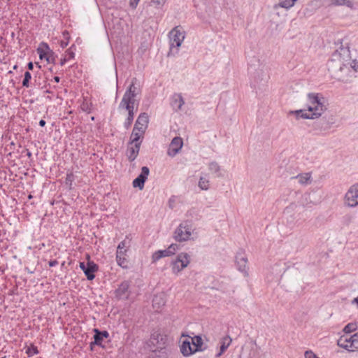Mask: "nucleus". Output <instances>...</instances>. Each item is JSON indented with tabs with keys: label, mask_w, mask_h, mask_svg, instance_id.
Listing matches in <instances>:
<instances>
[{
	"label": "nucleus",
	"mask_w": 358,
	"mask_h": 358,
	"mask_svg": "<svg viewBox=\"0 0 358 358\" xmlns=\"http://www.w3.org/2000/svg\"><path fill=\"white\" fill-rule=\"evenodd\" d=\"M141 145V143L129 145V147L127 149V155L130 162L134 161L138 155Z\"/></svg>",
	"instance_id": "18"
},
{
	"label": "nucleus",
	"mask_w": 358,
	"mask_h": 358,
	"mask_svg": "<svg viewBox=\"0 0 358 358\" xmlns=\"http://www.w3.org/2000/svg\"><path fill=\"white\" fill-rule=\"evenodd\" d=\"M169 36L170 39V51L168 55L169 56L173 48H176L178 50L180 47L185 39V32L182 30L181 27H176L169 32Z\"/></svg>",
	"instance_id": "6"
},
{
	"label": "nucleus",
	"mask_w": 358,
	"mask_h": 358,
	"mask_svg": "<svg viewBox=\"0 0 358 358\" xmlns=\"http://www.w3.org/2000/svg\"><path fill=\"white\" fill-rule=\"evenodd\" d=\"M308 110H298L294 113L297 117L303 119H315L320 117L327 110L326 99L319 93H309L307 95Z\"/></svg>",
	"instance_id": "2"
},
{
	"label": "nucleus",
	"mask_w": 358,
	"mask_h": 358,
	"mask_svg": "<svg viewBox=\"0 0 358 358\" xmlns=\"http://www.w3.org/2000/svg\"><path fill=\"white\" fill-rule=\"evenodd\" d=\"M351 345H352L353 352L358 350V332L352 336Z\"/></svg>",
	"instance_id": "33"
},
{
	"label": "nucleus",
	"mask_w": 358,
	"mask_h": 358,
	"mask_svg": "<svg viewBox=\"0 0 358 358\" xmlns=\"http://www.w3.org/2000/svg\"><path fill=\"white\" fill-rule=\"evenodd\" d=\"M26 354L28 355V357H31L33 355H37L38 354V350L36 346L31 344L30 346H28L26 350Z\"/></svg>",
	"instance_id": "32"
},
{
	"label": "nucleus",
	"mask_w": 358,
	"mask_h": 358,
	"mask_svg": "<svg viewBox=\"0 0 358 358\" xmlns=\"http://www.w3.org/2000/svg\"><path fill=\"white\" fill-rule=\"evenodd\" d=\"M291 179H297L299 184L301 185H307L312 182V177L310 173H303L297 175L296 176L292 177Z\"/></svg>",
	"instance_id": "21"
},
{
	"label": "nucleus",
	"mask_w": 358,
	"mask_h": 358,
	"mask_svg": "<svg viewBox=\"0 0 358 358\" xmlns=\"http://www.w3.org/2000/svg\"><path fill=\"white\" fill-rule=\"evenodd\" d=\"M171 205H173V203H171V205H169V207H170L171 208H173V206H172Z\"/></svg>",
	"instance_id": "52"
},
{
	"label": "nucleus",
	"mask_w": 358,
	"mask_h": 358,
	"mask_svg": "<svg viewBox=\"0 0 358 358\" xmlns=\"http://www.w3.org/2000/svg\"><path fill=\"white\" fill-rule=\"evenodd\" d=\"M171 205H173V203H171V205H169V207H170L171 208H173V206H172Z\"/></svg>",
	"instance_id": "54"
},
{
	"label": "nucleus",
	"mask_w": 358,
	"mask_h": 358,
	"mask_svg": "<svg viewBox=\"0 0 358 358\" xmlns=\"http://www.w3.org/2000/svg\"><path fill=\"white\" fill-rule=\"evenodd\" d=\"M327 69L331 77L347 80L358 71V38L346 36L341 40L340 47L328 61Z\"/></svg>",
	"instance_id": "1"
},
{
	"label": "nucleus",
	"mask_w": 358,
	"mask_h": 358,
	"mask_svg": "<svg viewBox=\"0 0 358 358\" xmlns=\"http://www.w3.org/2000/svg\"><path fill=\"white\" fill-rule=\"evenodd\" d=\"M148 124V115L145 113H141L138 117L135 125L134 130H138L141 132H145Z\"/></svg>",
	"instance_id": "16"
},
{
	"label": "nucleus",
	"mask_w": 358,
	"mask_h": 358,
	"mask_svg": "<svg viewBox=\"0 0 358 358\" xmlns=\"http://www.w3.org/2000/svg\"><path fill=\"white\" fill-rule=\"evenodd\" d=\"M150 173V169L147 166H143L141 169V173L139 176L133 180V186L134 187H138L139 189H143L144 187V184L146 180L148 179V176Z\"/></svg>",
	"instance_id": "12"
},
{
	"label": "nucleus",
	"mask_w": 358,
	"mask_h": 358,
	"mask_svg": "<svg viewBox=\"0 0 358 358\" xmlns=\"http://www.w3.org/2000/svg\"><path fill=\"white\" fill-rule=\"evenodd\" d=\"M357 329V325L356 323H349L343 329V331L346 334H350L353 332Z\"/></svg>",
	"instance_id": "31"
},
{
	"label": "nucleus",
	"mask_w": 358,
	"mask_h": 358,
	"mask_svg": "<svg viewBox=\"0 0 358 358\" xmlns=\"http://www.w3.org/2000/svg\"><path fill=\"white\" fill-rule=\"evenodd\" d=\"M198 186L202 190H208L209 189V180L206 177H200Z\"/></svg>",
	"instance_id": "29"
},
{
	"label": "nucleus",
	"mask_w": 358,
	"mask_h": 358,
	"mask_svg": "<svg viewBox=\"0 0 358 358\" xmlns=\"http://www.w3.org/2000/svg\"><path fill=\"white\" fill-rule=\"evenodd\" d=\"M335 4L344 5L349 3V0H332Z\"/></svg>",
	"instance_id": "40"
},
{
	"label": "nucleus",
	"mask_w": 358,
	"mask_h": 358,
	"mask_svg": "<svg viewBox=\"0 0 358 358\" xmlns=\"http://www.w3.org/2000/svg\"><path fill=\"white\" fill-rule=\"evenodd\" d=\"M305 358H318L312 351H306L305 352Z\"/></svg>",
	"instance_id": "39"
},
{
	"label": "nucleus",
	"mask_w": 358,
	"mask_h": 358,
	"mask_svg": "<svg viewBox=\"0 0 358 358\" xmlns=\"http://www.w3.org/2000/svg\"><path fill=\"white\" fill-rule=\"evenodd\" d=\"M152 1L157 4H162L165 2L166 0H152Z\"/></svg>",
	"instance_id": "44"
},
{
	"label": "nucleus",
	"mask_w": 358,
	"mask_h": 358,
	"mask_svg": "<svg viewBox=\"0 0 358 358\" xmlns=\"http://www.w3.org/2000/svg\"><path fill=\"white\" fill-rule=\"evenodd\" d=\"M66 61H68V60H67V58H65V57H64V59H61V62H60V64H61L62 66H63V65L66 62Z\"/></svg>",
	"instance_id": "47"
},
{
	"label": "nucleus",
	"mask_w": 358,
	"mask_h": 358,
	"mask_svg": "<svg viewBox=\"0 0 358 358\" xmlns=\"http://www.w3.org/2000/svg\"><path fill=\"white\" fill-rule=\"evenodd\" d=\"M136 78H133L131 85L124 92L123 97L118 106L119 110H125L128 112V116L124 123V127L128 129L132 124L134 117L135 97L139 94L140 90L136 86Z\"/></svg>",
	"instance_id": "3"
},
{
	"label": "nucleus",
	"mask_w": 358,
	"mask_h": 358,
	"mask_svg": "<svg viewBox=\"0 0 358 358\" xmlns=\"http://www.w3.org/2000/svg\"><path fill=\"white\" fill-rule=\"evenodd\" d=\"M48 264L50 267L55 266L58 264V262L56 259L51 260L48 262Z\"/></svg>",
	"instance_id": "43"
},
{
	"label": "nucleus",
	"mask_w": 358,
	"mask_h": 358,
	"mask_svg": "<svg viewBox=\"0 0 358 358\" xmlns=\"http://www.w3.org/2000/svg\"><path fill=\"white\" fill-rule=\"evenodd\" d=\"M54 80H55V81L56 83H59V82L60 78H59V77H58V76H55V77L54 78Z\"/></svg>",
	"instance_id": "50"
},
{
	"label": "nucleus",
	"mask_w": 358,
	"mask_h": 358,
	"mask_svg": "<svg viewBox=\"0 0 358 358\" xmlns=\"http://www.w3.org/2000/svg\"><path fill=\"white\" fill-rule=\"evenodd\" d=\"M25 269H26V271H27V272H28V273H34V270H31V269H29V268H27V267Z\"/></svg>",
	"instance_id": "49"
},
{
	"label": "nucleus",
	"mask_w": 358,
	"mask_h": 358,
	"mask_svg": "<svg viewBox=\"0 0 358 358\" xmlns=\"http://www.w3.org/2000/svg\"><path fill=\"white\" fill-rule=\"evenodd\" d=\"M185 101L180 94H176L173 96L171 106L176 110H180Z\"/></svg>",
	"instance_id": "22"
},
{
	"label": "nucleus",
	"mask_w": 358,
	"mask_h": 358,
	"mask_svg": "<svg viewBox=\"0 0 358 358\" xmlns=\"http://www.w3.org/2000/svg\"><path fill=\"white\" fill-rule=\"evenodd\" d=\"M190 339L194 347V352L203 351L202 348L203 340L200 336H195L194 337L190 336Z\"/></svg>",
	"instance_id": "24"
},
{
	"label": "nucleus",
	"mask_w": 358,
	"mask_h": 358,
	"mask_svg": "<svg viewBox=\"0 0 358 358\" xmlns=\"http://www.w3.org/2000/svg\"><path fill=\"white\" fill-rule=\"evenodd\" d=\"M345 204L351 208L358 205V182L352 185L346 192Z\"/></svg>",
	"instance_id": "8"
},
{
	"label": "nucleus",
	"mask_w": 358,
	"mask_h": 358,
	"mask_svg": "<svg viewBox=\"0 0 358 358\" xmlns=\"http://www.w3.org/2000/svg\"><path fill=\"white\" fill-rule=\"evenodd\" d=\"M55 57L53 55V53L50 50V52H49L48 56L46 57V61L48 63H55Z\"/></svg>",
	"instance_id": "38"
},
{
	"label": "nucleus",
	"mask_w": 358,
	"mask_h": 358,
	"mask_svg": "<svg viewBox=\"0 0 358 358\" xmlns=\"http://www.w3.org/2000/svg\"><path fill=\"white\" fill-rule=\"evenodd\" d=\"M192 235L191 227L187 222L181 223L174 232V238L179 242L186 241Z\"/></svg>",
	"instance_id": "7"
},
{
	"label": "nucleus",
	"mask_w": 358,
	"mask_h": 358,
	"mask_svg": "<svg viewBox=\"0 0 358 358\" xmlns=\"http://www.w3.org/2000/svg\"><path fill=\"white\" fill-rule=\"evenodd\" d=\"M231 341L232 340L229 336H225L222 339L220 352L217 355V357H220L225 352L230 345Z\"/></svg>",
	"instance_id": "28"
},
{
	"label": "nucleus",
	"mask_w": 358,
	"mask_h": 358,
	"mask_svg": "<svg viewBox=\"0 0 358 358\" xmlns=\"http://www.w3.org/2000/svg\"><path fill=\"white\" fill-rule=\"evenodd\" d=\"M182 336L183 337H186V338L182 341V344L180 345L181 353L185 357H188L195 353L194 351V347L192 346V343L190 339V336H185V334H182Z\"/></svg>",
	"instance_id": "14"
},
{
	"label": "nucleus",
	"mask_w": 358,
	"mask_h": 358,
	"mask_svg": "<svg viewBox=\"0 0 358 358\" xmlns=\"http://www.w3.org/2000/svg\"><path fill=\"white\" fill-rule=\"evenodd\" d=\"M209 171L217 178L223 177L220 166L216 162H212L208 164Z\"/></svg>",
	"instance_id": "25"
},
{
	"label": "nucleus",
	"mask_w": 358,
	"mask_h": 358,
	"mask_svg": "<svg viewBox=\"0 0 358 358\" xmlns=\"http://www.w3.org/2000/svg\"><path fill=\"white\" fill-rule=\"evenodd\" d=\"M74 180V175L73 173H69L66 175L65 183L69 187V189L72 188V183Z\"/></svg>",
	"instance_id": "34"
},
{
	"label": "nucleus",
	"mask_w": 358,
	"mask_h": 358,
	"mask_svg": "<svg viewBox=\"0 0 358 358\" xmlns=\"http://www.w3.org/2000/svg\"><path fill=\"white\" fill-rule=\"evenodd\" d=\"M45 123H46V122H45V121L44 120H41L39 121V125H40L41 127H44V126L45 125Z\"/></svg>",
	"instance_id": "46"
},
{
	"label": "nucleus",
	"mask_w": 358,
	"mask_h": 358,
	"mask_svg": "<svg viewBox=\"0 0 358 358\" xmlns=\"http://www.w3.org/2000/svg\"><path fill=\"white\" fill-rule=\"evenodd\" d=\"M166 337L158 332H155L151 335L149 341V345L153 346L152 351H157L163 349L166 343Z\"/></svg>",
	"instance_id": "9"
},
{
	"label": "nucleus",
	"mask_w": 358,
	"mask_h": 358,
	"mask_svg": "<svg viewBox=\"0 0 358 358\" xmlns=\"http://www.w3.org/2000/svg\"><path fill=\"white\" fill-rule=\"evenodd\" d=\"M171 205H173V203H171V205H169V207H170L171 208H173V206H172Z\"/></svg>",
	"instance_id": "53"
},
{
	"label": "nucleus",
	"mask_w": 358,
	"mask_h": 358,
	"mask_svg": "<svg viewBox=\"0 0 358 358\" xmlns=\"http://www.w3.org/2000/svg\"><path fill=\"white\" fill-rule=\"evenodd\" d=\"M190 262V256L186 252L178 254L174 260L171 261L172 273L178 275L182 269L186 268Z\"/></svg>",
	"instance_id": "5"
},
{
	"label": "nucleus",
	"mask_w": 358,
	"mask_h": 358,
	"mask_svg": "<svg viewBox=\"0 0 358 358\" xmlns=\"http://www.w3.org/2000/svg\"><path fill=\"white\" fill-rule=\"evenodd\" d=\"M82 109L84 111L90 112V106L87 102H84L82 105Z\"/></svg>",
	"instance_id": "41"
},
{
	"label": "nucleus",
	"mask_w": 358,
	"mask_h": 358,
	"mask_svg": "<svg viewBox=\"0 0 358 358\" xmlns=\"http://www.w3.org/2000/svg\"><path fill=\"white\" fill-rule=\"evenodd\" d=\"M27 67L29 70H33L34 69V64L31 62H29L27 64Z\"/></svg>",
	"instance_id": "45"
},
{
	"label": "nucleus",
	"mask_w": 358,
	"mask_h": 358,
	"mask_svg": "<svg viewBox=\"0 0 358 358\" xmlns=\"http://www.w3.org/2000/svg\"><path fill=\"white\" fill-rule=\"evenodd\" d=\"M67 45H68L67 42L62 41V43H61V46L62 48H65L66 46H67Z\"/></svg>",
	"instance_id": "48"
},
{
	"label": "nucleus",
	"mask_w": 358,
	"mask_h": 358,
	"mask_svg": "<svg viewBox=\"0 0 358 358\" xmlns=\"http://www.w3.org/2000/svg\"><path fill=\"white\" fill-rule=\"evenodd\" d=\"M27 155L31 156V152H28Z\"/></svg>",
	"instance_id": "57"
},
{
	"label": "nucleus",
	"mask_w": 358,
	"mask_h": 358,
	"mask_svg": "<svg viewBox=\"0 0 358 358\" xmlns=\"http://www.w3.org/2000/svg\"><path fill=\"white\" fill-rule=\"evenodd\" d=\"M129 287L128 282L124 281L122 282L115 291L116 296L120 299H127L129 296Z\"/></svg>",
	"instance_id": "17"
},
{
	"label": "nucleus",
	"mask_w": 358,
	"mask_h": 358,
	"mask_svg": "<svg viewBox=\"0 0 358 358\" xmlns=\"http://www.w3.org/2000/svg\"><path fill=\"white\" fill-rule=\"evenodd\" d=\"M166 301L163 294H157L152 299V306L155 308L159 309L165 304Z\"/></svg>",
	"instance_id": "26"
},
{
	"label": "nucleus",
	"mask_w": 358,
	"mask_h": 358,
	"mask_svg": "<svg viewBox=\"0 0 358 358\" xmlns=\"http://www.w3.org/2000/svg\"><path fill=\"white\" fill-rule=\"evenodd\" d=\"M295 2L296 0H280L279 2V6L282 8L288 9L292 7Z\"/></svg>",
	"instance_id": "30"
},
{
	"label": "nucleus",
	"mask_w": 358,
	"mask_h": 358,
	"mask_svg": "<svg viewBox=\"0 0 358 358\" xmlns=\"http://www.w3.org/2000/svg\"><path fill=\"white\" fill-rule=\"evenodd\" d=\"M130 247V240L127 237L117 245L116 251V261L117 264L122 268H128L129 261L127 252Z\"/></svg>",
	"instance_id": "4"
},
{
	"label": "nucleus",
	"mask_w": 358,
	"mask_h": 358,
	"mask_svg": "<svg viewBox=\"0 0 358 358\" xmlns=\"http://www.w3.org/2000/svg\"><path fill=\"white\" fill-rule=\"evenodd\" d=\"M236 262L238 269L243 272L245 276L248 275V259L243 252H238L236 256Z\"/></svg>",
	"instance_id": "15"
},
{
	"label": "nucleus",
	"mask_w": 358,
	"mask_h": 358,
	"mask_svg": "<svg viewBox=\"0 0 358 358\" xmlns=\"http://www.w3.org/2000/svg\"><path fill=\"white\" fill-rule=\"evenodd\" d=\"M140 0H130V6L132 8H136Z\"/></svg>",
	"instance_id": "42"
},
{
	"label": "nucleus",
	"mask_w": 358,
	"mask_h": 358,
	"mask_svg": "<svg viewBox=\"0 0 358 358\" xmlns=\"http://www.w3.org/2000/svg\"><path fill=\"white\" fill-rule=\"evenodd\" d=\"M183 145V141L180 137H175L172 139L167 154L170 157L176 156L181 150Z\"/></svg>",
	"instance_id": "13"
},
{
	"label": "nucleus",
	"mask_w": 358,
	"mask_h": 358,
	"mask_svg": "<svg viewBox=\"0 0 358 358\" xmlns=\"http://www.w3.org/2000/svg\"><path fill=\"white\" fill-rule=\"evenodd\" d=\"M31 78V75L29 71L24 73V77L22 81V85L26 87H29V81Z\"/></svg>",
	"instance_id": "35"
},
{
	"label": "nucleus",
	"mask_w": 358,
	"mask_h": 358,
	"mask_svg": "<svg viewBox=\"0 0 358 358\" xmlns=\"http://www.w3.org/2000/svg\"><path fill=\"white\" fill-rule=\"evenodd\" d=\"M265 71H264V66L262 64H259L258 71L257 73H255V77H258V80H263V76H264Z\"/></svg>",
	"instance_id": "36"
},
{
	"label": "nucleus",
	"mask_w": 358,
	"mask_h": 358,
	"mask_svg": "<svg viewBox=\"0 0 358 358\" xmlns=\"http://www.w3.org/2000/svg\"><path fill=\"white\" fill-rule=\"evenodd\" d=\"M178 250L177 244H171L166 250H160L155 252L152 255V262L155 263L162 257H169L175 254L176 251Z\"/></svg>",
	"instance_id": "10"
},
{
	"label": "nucleus",
	"mask_w": 358,
	"mask_h": 358,
	"mask_svg": "<svg viewBox=\"0 0 358 358\" xmlns=\"http://www.w3.org/2000/svg\"><path fill=\"white\" fill-rule=\"evenodd\" d=\"M145 132H141L138 130H134V128L133 129L131 135L130 136V141L129 142V145H133L134 143H142V141L141 138H143V134Z\"/></svg>",
	"instance_id": "23"
},
{
	"label": "nucleus",
	"mask_w": 358,
	"mask_h": 358,
	"mask_svg": "<svg viewBox=\"0 0 358 358\" xmlns=\"http://www.w3.org/2000/svg\"><path fill=\"white\" fill-rule=\"evenodd\" d=\"M249 69L250 71H252V70H255V65H250Z\"/></svg>",
	"instance_id": "51"
},
{
	"label": "nucleus",
	"mask_w": 358,
	"mask_h": 358,
	"mask_svg": "<svg viewBox=\"0 0 358 358\" xmlns=\"http://www.w3.org/2000/svg\"><path fill=\"white\" fill-rule=\"evenodd\" d=\"M37 52L41 59H45L46 60V57L50 52V48L46 43H42L41 46L37 49Z\"/></svg>",
	"instance_id": "27"
},
{
	"label": "nucleus",
	"mask_w": 358,
	"mask_h": 358,
	"mask_svg": "<svg viewBox=\"0 0 358 358\" xmlns=\"http://www.w3.org/2000/svg\"><path fill=\"white\" fill-rule=\"evenodd\" d=\"M72 48H73V46L71 47L69 49H68L66 51V54H65V57H64L67 58V60L73 59L75 57V53L73 52Z\"/></svg>",
	"instance_id": "37"
},
{
	"label": "nucleus",
	"mask_w": 358,
	"mask_h": 358,
	"mask_svg": "<svg viewBox=\"0 0 358 358\" xmlns=\"http://www.w3.org/2000/svg\"><path fill=\"white\" fill-rule=\"evenodd\" d=\"M309 196V195H305V199L307 200V197Z\"/></svg>",
	"instance_id": "56"
},
{
	"label": "nucleus",
	"mask_w": 358,
	"mask_h": 358,
	"mask_svg": "<svg viewBox=\"0 0 358 358\" xmlns=\"http://www.w3.org/2000/svg\"><path fill=\"white\" fill-rule=\"evenodd\" d=\"M94 342L91 343V345H96L99 346H102L101 342L104 338H108L109 336V334L107 331H101L97 329H94Z\"/></svg>",
	"instance_id": "20"
},
{
	"label": "nucleus",
	"mask_w": 358,
	"mask_h": 358,
	"mask_svg": "<svg viewBox=\"0 0 358 358\" xmlns=\"http://www.w3.org/2000/svg\"><path fill=\"white\" fill-rule=\"evenodd\" d=\"M352 336L348 335L341 336L338 340V345L348 350L353 352L352 345H351Z\"/></svg>",
	"instance_id": "19"
},
{
	"label": "nucleus",
	"mask_w": 358,
	"mask_h": 358,
	"mask_svg": "<svg viewBox=\"0 0 358 358\" xmlns=\"http://www.w3.org/2000/svg\"><path fill=\"white\" fill-rule=\"evenodd\" d=\"M80 268L83 271L87 278L90 280L95 278L94 273L98 270V266L93 262H89L86 264L84 262H80Z\"/></svg>",
	"instance_id": "11"
},
{
	"label": "nucleus",
	"mask_w": 358,
	"mask_h": 358,
	"mask_svg": "<svg viewBox=\"0 0 358 358\" xmlns=\"http://www.w3.org/2000/svg\"><path fill=\"white\" fill-rule=\"evenodd\" d=\"M171 205H173V203H171V205H169V207H170L171 208H173V206H172Z\"/></svg>",
	"instance_id": "55"
}]
</instances>
